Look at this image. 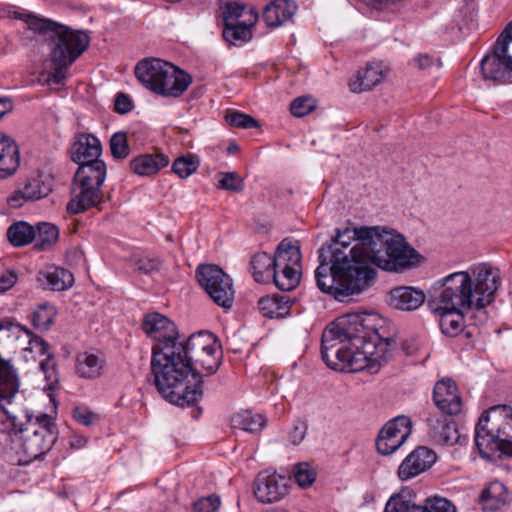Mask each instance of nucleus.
Returning a JSON list of instances; mask_svg holds the SVG:
<instances>
[{
    "instance_id": "43",
    "label": "nucleus",
    "mask_w": 512,
    "mask_h": 512,
    "mask_svg": "<svg viewBox=\"0 0 512 512\" xmlns=\"http://www.w3.org/2000/svg\"><path fill=\"white\" fill-rule=\"evenodd\" d=\"M503 485L500 483H493L488 488L484 489L481 494V501L484 506L491 510L499 509L504 504V498L497 495L498 492L503 490Z\"/></svg>"
},
{
    "instance_id": "40",
    "label": "nucleus",
    "mask_w": 512,
    "mask_h": 512,
    "mask_svg": "<svg viewBox=\"0 0 512 512\" xmlns=\"http://www.w3.org/2000/svg\"><path fill=\"white\" fill-rule=\"evenodd\" d=\"M134 271L140 274L150 275L160 269L162 262L161 260L151 254H145L142 256H133Z\"/></svg>"
},
{
    "instance_id": "7",
    "label": "nucleus",
    "mask_w": 512,
    "mask_h": 512,
    "mask_svg": "<svg viewBox=\"0 0 512 512\" xmlns=\"http://www.w3.org/2000/svg\"><path fill=\"white\" fill-rule=\"evenodd\" d=\"M301 258L299 245L285 238L273 257L266 252L256 253L251 259L250 269L256 282L266 284L273 280L278 289L291 291L300 283Z\"/></svg>"
},
{
    "instance_id": "39",
    "label": "nucleus",
    "mask_w": 512,
    "mask_h": 512,
    "mask_svg": "<svg viewBox=\"0 0 512 512\" xmlns=\"http://www.w3.org/2000/svg\"><path fill=\"white\" fill-rule=\"evenodd\" d=\"M199 167L198 157L193 154H187L178 157L172 164V171L180 178L184 179L197 171Z\"/></svg>"
},
{
    "instance_id": "19",
    "label": "nucleus",
    "mask_w": 512,
    "mask_h": 512,
    "mask_svg": "<svg viewBox=\"0 0 512 512\" xmlns=\"http://www.w3.org/2000/svg\"><path fill=\"white\" fill-rule=\"evenodd\" d=\"M425 299L426 296L422 290L410 286H399L386 294L385 301L394 309L413 311L419 308Z\"/></svg>"
},
{
    "instance_id": "28",
    "label": "nucleus",
    "mask_w": 512,
    "mask_h": 512,
    "mask_svg": "<svg viewBox=\"0 0 512 512\" xmlns=\"http://www.w3.org/2000/svg\"><path fill=\"white\" fill-rule=\"evenodd\" d=\"M38 280L45 288L53 291H64L73 285V274L60 267H50L39 273Z\"/></svg>"
},
{
    "instance_id": "33",
    "label": "nucleus",
    "mask_w": 512,
    "mask_h": 512,
    "mask_svg": "<svg viewBox=\"0 0 512 512\" xmlns=\"http://www.w3.org/2000/svg\"><path fill=\"white\" fill-rule=\"evenodd\" d=\"M440 316L439 325L442 333L455 337L463 331L464 313L466 311H433Z\"/></svg>"
},
{
    "instance_id": "31",
    "label": "nucleus",
    "mask_w": 512,
    "mask_h": 512,
    "mask_svg": "<svg viewBox=\"0 0 512 512\" xmlns=\"http://www.w3.org/2000/svg\"><path fill=\"white\" fill-rule=\"evenodd\" d=\"M104 361L97 355L83 352L76 358V372L81 378H98L103 369Z\"/></svg>"
},
{
    "instance_id": "47",
    "label": "nucleus",
    "mask_w": 512,
    "mask_h": 512,
    "mask_svg": "<svg viewBox=\"0 0 512 512\" xmlns=\"http://www.w3.org/2000/svg\"><path fill=\"white\" fill-rule=\"evenodd\" d=\"M295 481L301 487H309L316 479L315 471L307 463H299L294 468Z\"/></svg>"
},
{
    "instance_id": "52",
    "label": "nucleus",
    "mask_w": 512,
    "mask_h": 512,
    "mask_svg": "<svg viewBox=\"0 0 512 512\" xmlns=\"http://www.w3.org/2000/svg\"><path fill=\"white\" fill-rule=\"evenodd\" d=\"M307 431V425L305 422L297 420L295 421L293 428L289 432L288 439L293 445L300 444L305 438Z\"/></svg>"
},
{
    "instance_id": "11",
    "label": "nucleus",
    "mask_w": 512,
    "mask_h": 512,
    "mask_svg": "<svg viewBox=\"0 0 512 512\" xmlns=\"http://www.w3.org/2000/svg\"><path fill=\"white\" fill-rule=\"evenodd\" d=\"M480 71L485 81L497 85L512 83V50L503 31L480 61Z\"/></svg>"
},
{
    "instance_id": "21",
    "label": "nucleus",
    "mask_w": 512,
    "mask_h": 512,
    "mask_svg": "<svg viewBox=\"0 0 512 512\" xmlns=\"http://www.w3.org/2000/svg\"><path fill=\"white\" fill-rule=\"evenodd\" d=\"M102 152L100 140L92 134L80 133L70 148L71 159L77 164L98 159Z\"/></svg>"
},
{
    "instance_id": "4",
    "label": "nucleus",
    "mask_w": 512,
    "mask_h": 512,
    "mask_svg": "<svg viewBox=\"0 0 512 512\" xmlns=\"http://www.w3.org/2000/svg\"><path fill=\"white\" fill-rule=\"evenodd\" d=\"M459 271L437 281L430 290L428 307L431 311L480 310L489 305L500 285V272L487 264L472 270Z\"/></svg>"
},
{
    "instance_id": "13",
    "label": "nucleus",
    "mask_w": 512,
    "mask_h": 512,
    "mask_svg": "<svg viewBox=\"0 0 512 512\" xmlns=\"http://www.w3.org/2000/svg\"><path fill=\"white\" fill-rule=\"evenodd\" d=\"M142 329L146 335L155 340L151 353L161 345H177L180 335L176 324L158 312L148 313L143 317Z\"/></svg>"
},
{
    "instance_id": "53",
    "label": "nucleus",
    "mask_w": 512,
    "mask_h": 512,
    "mask_svg": "<svg viewBox=\"0 0 512 512\" xmlns=\"http://www.w3.org/2000/svg\"><path fill=\"white\" fill-rule=\"evenodd\" d=\"M414 61L420 70H428L433 67L439 68L441 66V62L438 58H434L428 54H420Z\"/></svg>"
},
{
    "instance_id": "18",
    "label": "nucleus",
    "mask_w": 512,
    "mask_h": 512,
    "mask_svg": "<svg viewBox=\"0 0 512 512\" xmlns=\"http://www.w3.org/2000/svg\"><path fill=\"white\" fill-rule=\"evenodd\" d=\"M101 201L100 190L93 186L82 185L73 180L71 186V199L67 203V212L69 214H79L95 207Z\"/></svg>"
},
{
    "instance_id": "17",
    "label": "nucleus",
    "mask_w": 512,
    "mask_h": 512,
    "mask_svg": "<svg viewBox=\"0 0 512 512\" xmlns=\"http://www.w3.org/2000/svg\"><path fill=\"white\" fill-rule=\"evenodd\" d=\"M433 400L436 406L447 415H457L462 409V399L456 383L451 379H442L435 384Z\"/></svg>"
},
{
    "instance_id": "1",
    "label": "nucleus",
    "mask_w": 512,
    "mask_h": 512,
    "mask_svg": "<svg viewBox=\"0 0 512 512\" xmlns=\"http://www.w3.org/2000/svg\"><path fill=\"white\" fill-rule=\"evenodd\" d=\"M318 254L316 284L341 302L369 287L376 276L373 265L402 272L416 265L420 256L402 234L379 226L338 230Z\"/></svg>"
},
{
    "instance_id": "44",
    "label": "nucleus",
    "mask_w": 512,
    "mask_h": 512,
    "mask_svg": "<svg viewBox=\"0 0 512 512\" xmlns=\"http://www.w3.org/2000/svg\"><path fill=\"white\" fill-rule=\"evenodd\" d=\"M225 120L231 127L241 129L257 128L259 126L257 120L248 114H244L238 111H233L226 114Z\"/></svg>"
},
{
    "instance_id": "2",
    "label": "nucleus",
    "mask_w": 512,
    "mask_h": 512,
    "mask_svg": "<svg viewBox=\"0 0 512 512\" xmlns=\"http://www.w3.org/2000/svg\"><path fill=\"white\" fill-rule=\"evenodd\" d=\"M376 342L362 325L357 314H347L330 323L322 333L321 354L328 367L335 371L354 373L379 371L387 360L388 347L393 338Z\"/></svg>"
},
{
    "instance_id": "9",
    "label": "nucleus",
    "mask_w": 512,
    "mask_h": 512,
    "mask_svg": "<svg viewBox=\"0 0 512 512\" xmlns=\"http://www.w3.org/2000/svg\"><path fill=\"white\" fill-rule=\"evenodd\" d=\"M134 74L146 89L163 97H180L192 83L190 74L158 58L140 61Z\"/></svg>"
},
{
    "instance_id": "10",
    "label": "nucleus",
    "mask_w": 512,
    "mask_h": 512,
    "mask_svg": "<svg viewBox=\"0 0 512 512\" xmlns=\"http://www.w3.org/2000/svg\"><path fill=\"white\" fill-rule=\"evenodd\" d=\"M190 362L206 375L214 374L220 366V344L213 333L200 331L180 341Z\"/></svg>"
},
{
    "instance_id": "14",
    "label": "nucleus",
    "mask_w": 512,
    "mask_h": 512,
    "mask_svg": "<svg viewBox=\"0 0 512 512\" xmlns=\"http://www.w3.org/2000/svg\"><path fill=\"white\" fill-rule=\"evenodd\" d=\"M411 431L412 423L406 416H397L388 421L378 434L377 451L385 456L391 455L403 445Z\"/></svg>"
},
{
    "instance_id": "48",
    "label": "nucleus",
    "mask_w": 512,
    "mask_h": 512,
    "mask_svg": "<svg viewBox=\"0 0 512 512\" xmlns=\"http://www.w3.org/2000/svg\"><path fill=\"white\" fill-rule=\"evenodd\" d=\"M221 176L218 188L232 192H241L244 189V181L236 172L222 173Z\"/></svg>"
},
{
    "instance_id": "57",
    "label": "nucleus",
    "mask_w": 512,
    "mask_h": 512,
    "mask_svg": "<svg viewBox=\"0 0 512 512\" xmlns=\"http://www.w3.org/2000/svg\"><path fill=\"white\" fill-rule=\"evenodd\" d=\"M12 325H13L12 322L8 319L0 320V331L10 330Z\"/></svg>"
},
{
    "instance_id": "23",
    "label": "nucleus",
    "mask_w": 512,
    "mask_h": 512,
    "mask_svg": "<svg viewBox=\"0 0 512 512\" xmlns=\"http://www.w3.org/2000/svg\"><path fill=\"white\" fill-rule=\"evenodd\" d=\"M20 165L17 143L9 135L0 132V179L14 175Z\"/></svg>"
},
{
    "instance_id": "6",
    "label": "nucleus",
    "mask_w": 512,
    "mask_h": 512,
    "mask_svg": "<svg viewBox=\"0 0 512 512\" xmlns=\"http://www.w3.org/2000/svg\"><path fill=\"white\" fill-rule=\"evenodd\" d=\"M26 22L30 30L39 34L50 33V58L54 64L50 80L55 84H61L66 78L67 68L88 48L89 36L83 31L72 30L50 19L29 16Z\"/></svg>"
},
{
    "instance_id": "3",
    "label": "nucleus",
    "mask_w": 512,
    "mask_h": 512,
    "mask_svg": "<svg viewBox=\"0 0 512 512\" xmlns=\"http://www.w3.org/2000/svg\"><path fill=\"white\" fill-rule=\"evenodd\" d=\"M19 389L16 371L9 360L0 357V409L12 425L23 454L31 461L47 454L58 439L52 416L33 415L15 399Z\"/></svg>"
},
{
    "instance_id": "12",
    "label": "nucleus",
    "mask_w": 512,
    "mask_h": 512,
    "mask_svg": "<svg viewBox=\"0 0 512 512\" xmlns=\"http://www.w3.org/2000/svg\"><path fill=\"white\" fill-rule=\"evenodd\" d=\"M199 285L215 304L230 309L234 302L235 290L231 277L215 264H202L196 270Z\"/></svg>"
},
{
    "instance_id": "45",
    "label": "nucleus",
    "mask_w": 512,
    "mask_h": 512,
    "mask_svg": "<svg viewBox=\"0 0 512 512\" xmlns=\"http://www.w3.org/2000/svg\"><path fill=\"white\" fill-rule=\"evenodd\" d=\"M424 512H457L455 505L448 499L434 496L425 500Z\"/></svg>"
},
{
    "instance_id": "30",
    "label": "nucleus",
    "mask_w": 512,
    "mask_h": 512,
    "mask_svg": "<svg viewBox=\"0 0 512 512\" xmlns=\"http://www.w3.org/2000/svg\"><path fill=\"white\" fill-rule=\"evenodd\" d=\"M430 435L436 443L442 445L463 444L466 438H461L457 424L446 420H436L431 426Z\"/></svg>"
},
{
    "instance_id": "36",
    "label": "nucleus",
    "mask_w": 512,
    "mask_h": 512,
    "mask_svg": "<svg viewBox=\"0 0 512 512\" xmlns=\"http://www.w3.org/2000/svg\"><path fill=\"white\" fill-rule=\"evenodd\" d=\"M57 314L55 307L50 303H42L31 313V323L39 331L50 329Z\"/></svg>"
},
{
    "instance_id": "38",
    "label": "nucleus",
    "mask_w": 512,
    "mask_h": 512,
    "mask_svg": "<svg viewBox=\"0 0 512 512\" xmlns=\"http://www.w3.org/2000/svg\"><path fill=\"white\" fill-rule=\"evenodd\" d=\"M35 248L38 250H47L54 245L59 237L58 228L51 223H41L37 225Z\"/></svg>"
},
{
    "instance_id": "25",
    "label": "nucleus",
    "mask_w": 512,
    "mask_h": 512,
    "mask_svg": "<svg viewBox=\"0 0 512 512\" xmlns=\"http://www.w3.org/2000/svg\"><path fill=\"white\" fill-rule=\"evenodd\" d=\"M296 10L292 0H273L264 8L262 18L267 26L275 28L290 20Z\"/></svg>"
},
{
    "instance_id": "29",
    "label": "nucleus",
    "mask_w": 512,
    "mask_h": 512,
    "mask_svg": "<svg viewBox=\"0 0 512 512\" xmlns=\"http://www.w3.org/2000/svg\"><path fill=\"white\" fill-rule=\"evenodd\" d=\"M258 11L252 6H246L238 2H230L225 5L223 12L224 23H241L255 25L258 21Z\"/></svg>"
},
{
    "instance_id": "56",
    "label": "nucleus",
    "mask_w": 512,
    "mask_h": 512,
    "mask_svg": "<svg viewBox=\"0 0 512 512\" xmlns=\"http://www.w3.org/2000/svg\"><path fill=\"white\" fill-rule=\"evenodd\" d=\"M504 33H506V38L511 46L512 50V21L505 27L503 30Z\"/></svg>"
},
{
    "instance_id": "58",
    "label": "nucleus",
    "mask_w": 512,
    "mask_h": 512,
    "mask_svg": "<svg viewBox=\"0 0 512 512\" xmlns=\"http://www.w3.org/2000/svg\"><path fill=\"white\" fill-rule=\"evenodd\" d=\"M228 153L232 154L239 150L238 145L235 142H232L227 147Z\"/></svg>"
},
{
    "instance_id": "20",
    "label": "nucleus",
    "mask_w": 512,
    "mask_h": 512,
    "mask_svg": "<svg viewBox=\"0 0 512 512\" xmlns=\"http://www.w3.org/2000/svg\"><path fill=\"white\" fill-rule=\"evenodd\" d=\"M31 344H33L42 355L47 354L46 358L40 361L39 368L44 374L46 381L44 389L49 391L48 396L53 400V392L60 386L57 361L52 354H48L49 344L44 339L35 337V339L31 341Z\"/></svg>"
},
{
    "instance_id": "51",
    "label": "nucleus",
    "mask_w": 512,
    "mask_h": 512,
    "mask_svg": "<svg viewBox=\"0 0 512 512\" xmlns=\"http://www.w3.org/2000/svg\"><path fill=\"white\" fill-rule=\"evenodd\" d=\"M18 281V274L15 270H5L0 273V294L10 290Z\"/></svg>"
},
{
    "instance_id": "22",
    "label": "nucleus",
    "mask_w": 512,
    "mask_h": 512,
    "mask_svg": "<svg viewBox=\"0 0 512 512\" xmlns=\"http://www.w3.org/2000/svg\"><path fill=\"white\" fill-rule=\"evenodd\" d=\"M51 186L40 177L28 179L23 188L16 190L9 198L12 208H20L28 201H36L46 197L51 192Z\"/></svg>"
},
{
    "instance_id": "42",
    "label": "nucleus",
    "mask_w": 512,
    "mask_h": 512,
    "mask_svg": "<svg viewBox=\"0 0 512 512\" xmlns=\"http://www.w3.org/2000/svg\"><path fill=\"white\" fill-rule=\"evenodd\" d=\"M384 512H424V510L421 505L406 500L402 495H394L386 503Z\"/></svg>"
},
{
    "instance_id": "26",
    "label": "nucleus",
    "mask_w": 512,
    "mask_h": 512,
    "mask_svg": "<svg viewBox=\"0 0 512 512\" xmlns=\"http://www.w3.org/2000/svg\"><path fill=\"white\" fill-rule=\"evenodd\" d=\"M169 164V157L159 151L152 154H142L130 162V168L135 174L142 177L156 175Z\"/></svg>"
},
{
    "instance_id": "27",
    "label": "nucleus",
    "mask_w": 512,
    "mask_h": 512,
    "mask_svg": "<svg viewBox=\"0 0 512 512\" xmlns=\"http://www.w3.org/2000/svg\"><path fill=\"white\" fill-rule=\"evenodd\" d=\"M106 177V164L100 159L79 164L74 180L82 185L93 186L100 190Z\"/></svg>"
},
{
    "instance_id": "60",
    "label": "nucleus",
    "mask_w": 512,
    "mask_h": 512,
    "mask_svg": "<svg viewBox=\"0 0 512 512\" xmlns=\"http://www.w3.org/2000/svg\"><path fill=\"white\" fill-rule=\"evenodd\" d=\"M133 106H132V103L130 102V106H129V109L130 111L132 110Z\"/></svg>"
},
{
    "instance_id": "54",
    "label": "nucleus",
    "mask_w": 512,
    "mask_h": 512,
    "mask_svg": "<svg viewBox=\"0 0 512 512\" xmlns=\"http://www.w3.org/2000/svg\"><path fill=\"white\" fill-rule=\"evenodd\" d=\"M114 111L118 114L128 113V96L124 92L117 94L114 101Z\"/></svg>"
},
{
    "instance_id": "49",
    "label": "nucleus",
    "mask_w": 512,
    "mask_h": 512,
    "mask_svg": "<svg viewBox=\"0 0 512 512\" xmlns=\"http://www.w3.org/2000/svg\"><path fill=\"white\" fill-rule=\"evenodd\" d=\"M73 418L83 426H92L99 421V415L86 406H76L73 409Z\"/></svg>"
},
{
    "instance_id": "35",
    "label": "nucleus",
    "mask_w": 512,
    "mask_h": 512,
    "mask_svg": "<svg viewBox=\"0 0 512 512\" xmlns=\"http://www.w3.org/2000/svg\"><path fill=\"white\" fill-rule=\"evenodd\" d=\"M7 237L15 247H21L34 241L36 229L26 222L12 224L7 230Z\"/></svg>"
},
{
    "instance_id": "46",
    "label": "nucleus",
    "mask_w": 512,
    "mask_h": 512,
    "mask_svg": "<svg viewBox=\"0 0 512 512\" xmlns=\"http://www.w3.org/2000/svg\"><path fill=\"white\" fill-rule=\"evenodd\" d=\"M315 107L316 102L312 97L300 96L291 102L290 111L296 117H304L312 112Z\"/></svg>"
},
{
    "instance_id": "41",
    "label": "nucleus",
    "mask_w": 512,
    "mask_h": 512,
    "mask_svg": "<svg viewBox=\"0 0 512 512\" xmlns=\"http://www.w3.org/2000/svg\"><path fill=\"white\" fill-rule=\"evenodd\" d=\"M111 155L114 159H124L128 156V132H115L109 141Z\"/></svg>"
},
{
    "instance_id": "55",
    "label": "nucleus",
    "mask_w": 512,
    "mask_h": 512,
    "mask_svg": "<svg viewBox=\"0 0 512 512\" xmlns=\"http://www.w3.org/2000/svg\"><path fill=\"white\" fill-rule=\"evenodd\" d=\"M13 109V102L8 97H0V120Z\"/></svg>"
},
{
    "instance_id": "37",
    "label": "nucleus",
    "mask_w": 512,
    "mask_h": 512,
    "mask_svg": "<svg viewBox=\"0 0 512 512\" xmlns=\"http://www.w3.org/2000/svg\"><path fill=\"white\" fill-rule=\"evenodd\" d=\"M254 25H246L241 23H224L223 37L233 45L242 44L252 38V27Z\"/></svg>"
},
{
    "instance_id": "8",
    "label": "nucleus",
    "mask_w": 512,
    "mask_h": 512,
    "mask_svg": "<svg viewBox=\"0 0 512 512\" xmlns=\"http://www.w3.org/2000/svg\"><path fill=\"white\" fill-rule=\"evenodd\" d=\"M480 456L491 462L512 457V408L497 405L484 412L475 427Z\"/></svg>"
},
{
    "instance_id": "16",
    "label": "nucleus",
    "mask_w": 512,
    "mask_h": 512,
    "mask_svg": "<svg viewBox=\"0 0 512 512\" xmlns=\"http://www.w3.org/2000/svg\"><path fill=\"white\" fill-rule=\"evenodd\" d=\"M437 459L436 453L425 446L414 449L398 467V477L402 481L412 479L428 470Z\"/></svg>"
},
{
    "instance_id": "34",
    "label": "nucleus",
    "mask_w": 512,
    "mask_h": 512,
    "mask_svg": "<svg viewBox=\"0 0 512 512\" xmlns=\"http://www.w3.org/2000/svg\"><path fill=\"white\" fill-rule=\"evenodd\" d=\"M233 429H240L250 433H256L265 426V419L260 414H253L245 410L235 413L230 420Z\"/></svg>"
},
{
    "instance_id": "50",
    "label": "nucleus",
    "mask_w": 512,
    "mask_h": 512,
    "mask_svg": "<svg viewBox=\"0 0 512 512\" xmlns=\"http://www.w3.org/2000/svg\"><path fill=\"white\" fill-rule=\"evenodd\" d=\"M221 504L220 497L216 494H211L206 497L199 498L193 503L194 512H215L219 509Z\"/></svg>"
},
{
    "instance_id": "24",
    "label": "nucleus",
    "mask_w": 512,
    "mask_h": 512,
    "mask_svg": "<svg viewBox=\"0 0 512 512\" xmlns=\"http://www.w3.org/2000/svg\"><path fill=\"white\" fill-rule=\"evenodd\" d=\"M384 77L385 73L380 63H368L349 81V88L354 93L368 91L380 84Z\"/></svg>"
},
{
    "instance_id": "32",
    "label": "nucleus",
    "mask_w": 512,
    "mask_h": 512,
    "mask_svg": "<svg viewBox=\"0 0 512 512\" xmlns=\"http://www.w3.org/2000/svg\"><path fill=\"white\" fill-rule=\"evenodd\" d=\"M258 308L263 316L283 318L289 313L290 305L285 296H266L259 299Z\"/></svg>"
},
{
    "instance_id": "15",
    "label": "nucleus",
    "mask_w": 512,
    "mask_h": 512,
    "mask_svg": "<svg viewBox=\"0 0 512 512\" xmlns=\"http://www.w3.org/2000/svg\"><path fill=\"white\" fill-rule=\"evenodd\" d=\"M288 493L285 477L268 471L260 472L254 482V494L263 503L279 501Z\"/></svg>"
},
{
    "instance_id": "5",
    "label": "nucleus",
    "mask_w": 512,
    "mask_h": 512,
    "mask_svg": "<svg viewBox=\"0 0 512 512\" xmlns=\"http://www.w3.org/2000/svg\"><path fill=\"white\" fill-rule=\"evenodd\" d=\"M151 375L162 397L177 406L196 404L202 397V375L181 343L161 345L151 353Z\"/></svg>"
},
{
    "instance_id": "59",
    "label": "nucleus",
    "mask_w": 512,
    "mask_h": 512,
    "mask_svg": "<svg viewBox=\"0 0 512 512\" xmlns=\"http://www.w3.org/2000/svg\"><path fill=\"white\" fill-rule=\"evenodd\" d=\"M84 442H85V440H77V443L72 442V446L79 448V447H81L83 445Z\"/></svg>"
}]
</instances>
